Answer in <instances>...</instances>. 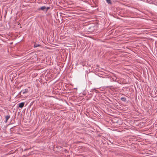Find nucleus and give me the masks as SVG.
Segmentation results:
<instances>
[{
    "instance_id": "f257e3e1",
    "label": "nucleus",
    "mask_w": 157,
    "mask_h": 157,
    "mask_svg": "<svg viewBox=\"0 0 157 157\" xmlns=\"http://www.w3.org/2000/svg\"><path fill=\"white\" fill-rule=\"evenodd\" d=\"M28 92V91H27V90H26V89H25V90H22L21 91V92H20V94H25V93H26Z\"/></svg>"
},
{
    "instance_id": "f03ea898",
    "label": "nucleus",
    "mask_w": 157,
    "mask_h": 157,
    "mask_svg": "<svg viewBox=\"0 0 157 157\" xmlns=\"http://www.w3.org/2000/svg\"><path fill=\"white\" fill-rule=\"evenodd\" d=\"M24 104L25 103L24 102H21V103H20L19 104V107L20 108H22L24 106Z\"/></svg>"
},
{
    "instance_id": "7ed1b4c3",
    "label": "nucleus",
    "mask_w": 157,
    "mask_h": 157,
    "mask_svg": "<svg viewBox=\"0 0 157 157\" xmlns=\"http://www.w3.org/2000/svg\"><path fill=\"white\" fill-rule=\"evenodd\" d=\"M46 7L45 6H43L40 7V8H39V10H44L46 9Z\"/></svg>"
},
{
    "instance_id": "20e7f679",
    "label": "nucleus",
    "mask_w": 157,
    "mask_h": 157,
    "mask_svg": "<svg viewBox=\"0 0 157 157\" xmlns=\"http://www.w3.org/2000/svg\"><path fill=\"white\" fill-rule=\"evenodd\" d=\"M10 118V116H5V119H6V122H7L8 119Z\"/></svg>"
},
{
    "instance_id": "39448f33",
    "label": "nucleus",
    "mask_w": 157,
    "mask_h": 157,
    "mask_svg": "<svg viewBox=\"0 0 157 157\" xmlns=\"http://www.w3.org/2000/svg\"><path fill=\"white\" fill-rule=\"evenodd\" d=\"M107 2L109 4H111V0H106Z\"/></svg>"
},
{
    "instance_id": "423d86ee",
    "label": "nucleus",
    "mask_w": 157,
    "mask_h": 157,
    "mask_svg": "<svg viewBox=\"0 0 157 157\" xmlns=\"http://www.w3.org/2000/svg\"><path fill=\"white\" fill-rule=\"evenodd\" d=\"M40 46V45H39L38 44H35L34 45V47L35 48L37 47L38 46Z\"/></svg>"
},
{
    "instance_id": "0eeeda50",
    "label": "nucleus",
    "mask_w": 157,
    "mask_h": 157,
    "mask_svg": "<svg viewBox=\"0 0 157 157\" xmlns=\"http://www.w3.org/2000/svg\"><path fill=\"white\" fill-rule=\"evenodd\" d=\"M121 100H123V101H125L126 100V98H121Z\"/></svg>"
},
{
    "instance_id": "6e6552de",
    "label": "nucleus",
    "mask_w": 157,
    "mask_h": 157,
    "mask_svg": "<svg viewBox=\"0 0 157 157\" xmlns=\"http://www.w3.org/2000/svg\"><path fill=\"white\" fill-rule=\"evenodd\" d=\"M50 9V7H46V9L47 10L48 9Z\"/></svg>"
}]
</instances>
